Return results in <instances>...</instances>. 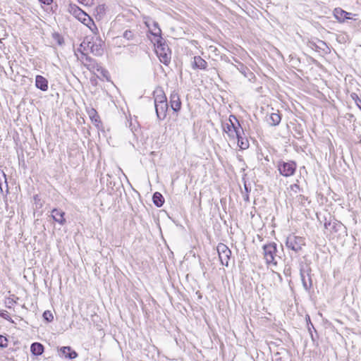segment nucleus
I'll list each match as a JSON object with an SVG mask.
<instances>
[{
	"label": "nucleus",
	"mask_w": 361,
	"mask_h": 361,
	"mask_svg": "<svg viewBox=\"0 0 361 361\" xmlns=\"http://www.w3.org/2000/svg\"><path fill=\"white\" fill-rule=\"evenodd\" d=\"M90 49L91 53L94 55L99 56L103 54L104 50L102 48L103 42L99 37H97L94 39L90 41Z\"/></svg>",
	"instance_id": "obj_7"
},
{
	"label": "nucleus",
	"mask_w": 361,
	"mask_h": 361,
	"mask_svg": "<svg viewBox=\"0 0 361 361\" xmlns=\"http://www.w3.org/2000/svg\"><path fill=\"white\" fill-rule=\"evenodd\" d=\"M8 345V339L6 337L0 335V347L6 348Z\"/></svg>",
	"instance_id": "obj_33"
},
{
	"label": "nucleus",
	"mask_w": 361,
	"mask_h": 361,
	"mask_svg": "<svg viewBox=\"0 0 361 361\" xmlns=\"http://www.w3.org/2000/svg\"><path fill=\"white\" fill-rule=\"evenodd\" d=\"M3 180L6 185V192L8 193V183H7V179L6 177V174L2 171L1 172H0V190H1V192H3V188H2V181Z\"/></svg>",
	"instance_id": "obj_26"
},
{
	"label": "nucleus",
	"mask_w": 361,
	"mask_h": 361,
	"mask_svg": "<svg viewBox=\"0 0 361 361\" xmlns=\"http://www.w3.org/2000/svg\"><path fill=\"white\" fill-rule=\"evenodd\" d=\"M291 190H293L295 192H298V191H300V188L298 184H293L290 185Z\"/></svg>",
	"instance_id": "obj_39"
},
{
	"label": "nucleus",
	"mask_w": 361,
	"mask_h": 361,
	"mask_svg": "<svg viewBox=\"0 0 361 361\" xmlns=\"http://www.w3.org/2000/svg\"><path fill=\"white\" fill-rule=\"evenodd\" d=\"M152 201L157 207H161L164 203V198L160 192H156L153 194Z\"/></svg>",
	"instance_id": "obj_24"
},
{
	"label": "nucleus",
	"mask_w": 361,
	"mask_h": 361,
	"mask_svg": "<svg viewBox=\"0 0 361 361\" xmlns=\"http://www.w3.org/2000/svg\"><path fill=\"white\" fill-rule=\"evenodd\" d=\"M123 36L125 39L128 40H131L133 39L134 35L131 30H128L123 32Z\"/></svg>",
	"instance_id": "obj_32"
},
{
	"label": "nucleus",
	"mask_w": 361,
	"mask_h": 361,
	"mask_svg": "<svg viewBox=\"0 0 361 361\" xmlns=\"http://www.w3.org/2000/svg\"><path fill=\"white\" fill-rule=\"evenodd\" d=\"M48 80L42 75H37L35 78V86L40 90L45 92L48 90Z\"/></svg>",
	"instance_id": "obj_17"
},
{
	"label": "nucleus",
	"mask_w": 361,
	"mask_h": 361,
	"mask_svg": "<svg viewBox=\"0 0 361 361\" xmlns=\"http://www.w3.org/2000/svg\"><path fill=\"white\" fill-rule=\"evenodd\" d=\"M155 51L158 56L160 61L165 65H167L171 61V51L166 43L163 37L157 38L156 39Z\"/></svg>",
	"instance_id": "obj_1"
},
{
	"label": "nucleus",
	"mask_w": 361,
	"mask_h": 361,
	"mask_svg": "<svg viewBox=\"0 0 361 361\" xmlns=\"http://www.w3.org/2000/svg\"><path fill=\"white\" fill-rule=\"evenodd\" d=\"M277 169L281 176L289 177L295 173L296 164L293 161H279L277 164Z\"/></svg>",
	"instance_id": "obj_5"
},
{
	"label": "nucleus",
	"mask_w": 361,
	"mask_h": 361,
	"mask_svg": "<svg viewBox=\"0 0 361 361\" xmlns=\"http://www.w3.org/2000/svg\"><path fill=\"white\" fill-rule=\"evenodd\" d=\"M80 4L85 6H92L93 4V0H78Z\"/></svg>",
	"instance_id": "obj_37"
},
{
	"label": "nucleus",
	"mask_w": 361,
	"mask_h": 361,
	"mask_svg": "<svg viewBox=\"0 0 361 361\" xmlns=\"http://www.w3.org/2000/svg\"><path fill=\"white\" fill-rule=\"evenodd\" d=\"M81 60L89 70L96 68L97 66L96 61L83 51H81Z\"/></svg>",
	"instance_id": "obj_13"
},
{
	"label": "nucleus",
	"mask_w": 361,
	"mask_h": 361,
	"mask_svg": "<svg viewBox=\"0 0 361 361\" xmlns=\"http://www.w3.org/2000/svg\"><path fill=\"white\" fill-rule=\"evenodd\" d=\"M240 64L241 65L242 68H243V69H244V68H245V67H244L243 64H242V63H240Z\"/></svg>",
	"instance_id": "obj_48"
},
{
	"label": "nucleus",
	"mask_w": 361,
	"mask_h": 361,
	"mask_svg": "<svg viewBox=\"0 0 361 361\" xmlns=\"http://www.w3.org/2000/svg\"><path fill=\"white\" fill-rule=\"evenodd\" d=\"M90 44H91V43H90V40H88V38H87V37H86V38L83 40V42L80 44V50L81 49H82V51H83V52H84V51H86V50H87V49H90Z\"/></svg>",
	"instance_id": "obj_29"
},
{
	"label": "nucleus",
	"mask_w": 361,
	"mask_h": 361,
	"mask_svg": "<svg viewBox=\"0 0 361 361\" xmlns=\"http://www.w3.org/2000/svg\"><path fill=\"white\" fill-rule=\"evenodd\" d=\"M308 319H309V321H310V317H308ZM307 327H308V329H309V331H310V334L311 338H312V340H314L313 334H312V330H311V329H312V328L314 331H316V330H315V329H314V327L313 324L311 323V322H310V323H307Z\"/></svg>",
	"instance_id": "obj_36"
},
{
	"label": "nucleus",
	"mask_w": 361,
	"mask_h": 361,
	"mask_svg": "<svg viewBox=\"0 0 361 361\" xmlns=\"http://www.w3.org/2000/svg\"><path fill=\"white\" fill-rule=\"evenodd\" d=\"M318 43L319 44H316L312 41H310L308 45L310 48L316 50H317L318 49H323L322 46H326V44L322 40H318Z\"/></svg>",
	"instance_id": "obj_25"
},
{
	"label": "nucleus",
	"mask_w": 361,
	"mask_h": 361,
	"mask_svg": "<svg viewBox=\"0 0 361 361\" xmlns=\"http://www.w3.org/2000/svg\"><path fill=\"white\" fill-rule=\"evenodd\" d=\"M90 118L92 122L97 126L99 127V125L101 123L100 118L94 109H91L87 111Z\"/></svg>",
	"instance_id": "obj_22"
},
{
	"label": "nucleus",
	"mask_w": 361,
	"mask_h": 361,
	"mask_svg": "<svg viewBox=\"0 0 361 361\" xmlns=\"http://www.w3.org/2000/svg\"><path fill=\"white\" fill-rule=\"evenodd\" d=\"M44 351V345L38 342H35L31 344L30 352L33 355L39 356L43 354Z\"/></svg>",
	"instance_id": "obj_19"
},
{
	"label": "nucleus",
	"mask_w": 361,
	"mask_h": 361,
	"mask_svg": "<svg viewBox=\"0 0 361 361\" xmlns=\"http://www.w3.org/2000/svg\"><path fill=\"white\" fill-rule=\"evenodd\" d=\"M331 225H332V224H331L330 221H326V222L324 223V228H325L326 229H328V228H329V227H330V226L331 227Z\"/></svg>",
	"instance_id": "obj_45"
},
{
	"label": "nucleus",
	"mask_w": 361,
	"mask_h": 361,
	"mask_svg": "<svg viewBox=\"0 0 361 361\" xmlns=\"http://www.w3.org/2000/svg\"><path fill=\"white\" fill-rule=\"evenodd\" d=\"M97 11L98 13H103V12H104V5H99L97 7Z\"/></svg>",
	"instance_id": "obj_41"
},
{
	"label": "nucleus",
	"mask_w": 361,
	"mask_h": 361,
	"mask_svg": "<svg viewBox=\"0 0 361 361\" xmlns=\"http://www.w3.org/2000/svg\"><path fill=\"white\" fill-rule=\"evenodd\" d=\"M146 25L149 28L150 32L152 35H154L157 38H160L161 37V30L160 29L159 24L157 22L152 20V27H150V25L148 23H145Z\"/></svg>",
	"instance_id": "obj_20"
},
{
	"label": "nucleus",
	"mask_w": 361,
	"mask_h": 361,
	"mask_svg": "<svg viewBox=\"0 0 361 361\" xmlns=\"http://www.w3.org/2000/svg\"><path fill=\"white\" fill-rule=\"evenodd\" d=\"M0 316H1L2 318H4V319H6V320H8V321L11 320V318L10 317V316L8 315V312H7L6 311H4L3 312H1V313L0 314Z\"/></svg>",
	"instance_id": "obj_38"
},
{
	"label": "nucleus",
	"mask_w": 361,
	"mask_h": 361,
	"mask_svg": "<svg viewBox=\"0 0 361 361\" xmlns=\"http://www.w3.org/2000/svg\"><path fill=\"white\" fill-rule=\"evenodd\" d=\"M102 75L108 80L109 72L106 70L102 69Z\"/></svg>",
	"instance_id": "obj_44"
},
{
	"label": "nucleus",
	"mask_w": 361,
	"mask_h": 361,
	"mask_svg": "<svg viewBox=\"0 0 361 361\" xmlns=\"http://www.w3.org/2000/svg\"><path fill=\"white\" fill-rule=\"evenodd\" d=\"M219 258L223 266L228 267L231 256V250L224 243H219L216 247Z\"/></svg>",
	"instance_id": "obj_6"
},
{
	"label": "nucleus",
	"mask_w": 361,
	"mask_h": 361,
	"mask_svg": "<svg viewBox=\"0 0 361 361\" xmlns=\"http://www.w3.org/2000/svg\"><path fill=\"white\" fill-rule=\"evenodd\" d=\"M68 10L71 14L74 16L78 20H80L84 25L88 26V24L90 22H92L90 17L75 4H70Z\"/></svg>",
	"instance_id": "obj_4"
},
{
	"label": "nucleus",
	"mask_w": 361,
	"mask_h": 361,
	"mask_svg": "<svg viewBox=\"0 0 361 361\" xmlns=\"http://www.w3.org/2000/svg\"><path fill=\"white\" fill-rule=\"evenodd\" d=\"M281 121V115L279 113H271L267 118V121L271 126H278Z\"/></svg>",
	"instance_id": "obj_21"
},
{
	"label": "nucleus",
	"mask_w": 361,
	"mask_h": 361,
	"mask_svg": "<svg viewBox=\"0 0 361 361\" xmlns=\"http://www.w3.org/2000/svg\"><path fill=\"white\" fill-rule=\"evenodd\" d=\"M65 212H63L61 209H54L51 211V216L53 219L60 224L61 225H64L66 224V219L64 218Z\"/></svg>",
	"instance_id": "obj_16"
},
{
	"label": "nucleus",
	"mask_w": 361,
	"mask_h": 361,
	"mask_svg": "<svg viewBox=\"0 0 361 361\" xmlns=\"http://www.w3.org/2000/svg\"><path fill=\"white\" fill-rule=\"evenodd\" d=\"M245 192L249 193L251 191V186L250 184L244 183Z\"/></svg>",
	"instance_id": "obj_40"
},
{
	"label": "nucleus",
	"mask_w": 361,
	"mask_h": 361,
	"mask_svg": "<svg viewBox=\"0 0 361 361\" xmlns=\"http://www.w3.org/2000/svg\"><path fill=\"white\" fill-rule=\"evenodd\" d=\"M34 204L36 205V208H41L42 207V203L41 202V199L38 195H35L33 197Z\"/></svg>",
	"instance_id": "obj_31"
},
{
	"label": "nucleus",
	"mask_w": 361,
	"mask_h": 361,
	"mask_svg": "<svg viewBox=\"0 0 361 361\" xmlns=\"http://www.w3.org/2000/svg\"><path fill=\"white\" fill-rule=\"evenodd\" d=\"M353 14L348 13L341 8H336L334 10V16L340 23H344L346 20L352 19Z\"/></svg>",
	"instance_id": "obj_12"
},
{
	"label": "nucleus",
	"mask_w": 361,
	"mask_h": 361,
	"mask_svg": "<svg viewBox=\"0 0 361 361\" xmlns=\"http://www.w3.org/2000/svg\"><path fill=\"white\" fill-rule=\"evenodd\" d=\"M59 355L68 360H73L78 356V353L71 346H63L58 348Z\"/></svg>",
	"instance_id": "obj_8"
},
{
	"label": "nucleus",
	"mask_w": 361,
	"mask_h": 361,
	"mask_svg": "<svg viewBox=\"0 0 361 361\" xmlns=\"http://www.w3.org/2000/svg\"><path fill=\"white\" fill-rule=\"evenodd\" d=\"M241 128L240 123L238 126L236 124H223V130L225 132L231 139H235V136H239V130Z\"/></svg>",
	"instance_id": "obj_9"
},
{
	"label": "nucleus",
	"mask_w": 361,
	"mask_h": 361,
	"mask_svg": "<svg viewBox=\"0 0 361 361\" xmlns=\"http://www.w3.org/2000/svg\"><path fill=\"white\" fill-rule=\"evenodd\" d=\"M350 97L355 101L358 108L361 110V99L356 93H352Z\"/></svg>",
	"instance_id": "obj_30"
},
{
	"label": "nucleus",
	"mask_w": 361,
	"mask_h": 361,
	"mask_svg": "<svg viewBox=\"0 0 361 361\" xmlns=\"http://www.w3.org/2000/svg\"><path fill=\"white\" fill-rule=\"evenodd\" d=\"M286 247L289 250L293 252L294 255L298 256L303 251V247L305 246V239L300 236H297L293 234L289 235L286 240Z\"/></svg>",
	"instance_id": "obj_2"
},
{
	"label": "nucleus",
	"mask_w": 361,
	"mask_h": 361,
	"mask_svg": "<svg viewBox=\"0 0 361 361\" xmlns=\"http://www.w3.org/2000/svg\"><path fill=\"white\" fill-rule=\"evenodd\" d=\"M169 103L171 109L174 112H178L181 109V101L180 96L176 91H173L169 97Z\"/></svg>",
	"instance_id": "obj_10"
},
{
	"label": "nucleus",
	"mask_w": 361,
	"mask_h": 361,
	"mask_svg": "<svg viewBox=\"0 0 361 361\" xmlns=\"http://www.w3.org/2000/svg\"><path fill=\"white\" fill-rule=\"evenodd\" d=\"M244 131L242 127L239 130V136H235V139L238 140V145L242 149H245L249 147V142L247 138L243 137Z\"/></svg>",
	"instance_id": "obj_18"
},
{
	"label": "nucleus",
	"mask_w": 361,
	"mask_h": 361,
	"mask_svg": "<svg viewBox=\"0 0 361 361\" xmlns=\"http://www.w3.org/2000/svg\"><path fill=\"white\" fill-rule=\"evenodd\" d=\"M307 276H309L308 274H307ZM300 277H301V281H302V286H303L304 288L306 290H310L312 286V279L310 278V276H308V279L307 280L305 278L304 271L301 269L300 270Z\"/></svg>",
	"instance_id": "obj_23"
},
{
	"label": "nucleus",
	"mask_w": 361,
	"mask_h": 361,
	"mask_svg": "<svg viewBox=\"0 0 361 361\" xmlns=\"http://www.w3.org/2000/svg\"><path fill=\"white\" fill-rule=\"evenodd\" d=\"M343 227V225L341 222L334 221V222H333L331 228L334 232H338V231L341 230Z\"/></svg>",
	"instance_id": "obj_28"
},
{
	"label": "nucleus",
	"mask_w": 361,
	"mask_h": 361,
	"mask_svg": "<svg viewBox=\"0 0 361 361\" xmlns=\"http://www.w3.org/2000/svg\"><path fill=\"white\" fill-rule=\"evenodd\" d=\"M54 38L57 40L59 44L61 45L63 43V39L60 36L59 34H54Z\"/></svg>",
	"instance_id": "obj_35"
},
{
	"label": "nucleus",
	"mask_w": 361,
	"mask_h": 361,
	"mask_svg": "<svg viewBox=\"0 0 361 361\" xmlns=\"http://www.w3.org/2000/svg\"><path fill=\"white\" fill-rule=\"evenodd\" d=\"M42 316L44 319L48 322H51L54 319V316L49 310L44 311Z\"/></svg>",
	"instance_id": "obj_27"
},
{
	"label": "nucleus",
	"mask_w": 361,
	"mask_h": 361,
	"mask_svg": "<svg viewBox=\"0 0 361 361\" xmlns=\"http://www.w3.org/2000/svg\"><path fill=\"white\" fill-rule=\"evenodd\" d=\"M298 200L300 201L301 203H303V201L304 200H306V198L305 197V196L300 195L299 197H298Z\"/></svg>",
	"instance_id": "obj_46"
},
{
	"label": "nucleus",
	"mask_w": 361,
	"mask_h": 361,
	"mask_svg": "<svg viewBox=\"0 0 361 361\" xmlns=\"http://www.w3.org/2000/svg\"><path fill=\"white\" fill-rule=\"evenodd\" d=\"M235 123H237L236 126H238V123H240L235 116L231 115L229 116V119H228V123H229V124H235Z\"/></svg>",
	"instance_id": "obj_34"
},
{
	"label": "nucleus",
	"mask_w": 361,
	"mask_h": 361,
	"mask_svg": "<svg viewBox=\"0 0 361 361\" xmlns=\"http://www.w3.org/2000/svg\"><path fill=\"white\" fill-rule=\"evenodd\" d=\"M243 200L247 202H250V198H249V193H243Z\"/></svg>",
	"instance_id": "obj_42"
},
{
	"label": "nucleus",
	"mask_w": 361,
	"mask_h": 361,
	"mask_svg": "<svg viewBox=\"0 0 361 361\" xmlns=\"http://www.w3.org/2000/svg\"><path fill=\"white\" fill-rule=\"evenodd\" d=\"M153 96L154 105L167 102L166 96L161 88L155 90L154 91Z\"/></svg>",
	"instance_id": "obj_15"
},
{
	"label": "nucleus",
	"mask_w": 361,
	"mask_h": 361,
	"mask_svg": "<svg viewBox=\"0 0 361 361\" xmlns=\"http://www.w3.org/2000/svg\"><path fill=\"white\" fill-rule=\"evenodd\" d=\"M192 61V68L193 69L206 70L207 68V62L200 56L193 57Z\"/></svg>",
	"instance_id": "obj_14"
},
{
	"label": "nucleus",
	"mask_w": 361,
	"mask_h": 361,
	"mask_svg": "<svg viewBox=\"0 0 361 361\" xmlns=\"http://www.w3.org/2000/svg\"><path fill=\"white\" fill-rule=\"evenodd\" d=\"M264 259L267 265L276 266L277 262L275 258L276 257L277 245L275 243H270L262 246Z\"/></svg>",
	"instance_id": "obj_3"
},
{
	"label": "nucleus",
	"mask_w": 361,
	"mask_h": 361,
	"mask_svg": "<svg viewBox=\"0 0 361 361\" xmlns=\"http://www.w3.org/2000/svg\"><path fill=\"white\" fill-rule=\"evenodd\" d=\"M42 4L49 5L51 4L52 0H39Z\"/></svg>",
	"instance_id": "obj_43"
},
{
	"label": "nucleus",
	"mask_w": 361,
	"mask_h": 361,
	"mask_svg": "<svg viewBox=\"0 0 361 361\" xmlns=\"http://www.w3.org/2000/svg\"><path fill=\"white\" fill-rule=\"evenodd\" d=\"M155 111L157 114V119L159 121H163L167 115V111L169 109L168 102H162L161 104H157L154 105Z\"/></svg>",
	"instance_id": "obj_11"
},
{
	"label": "nucleus",
	"mask_w": 361,
	"mask_h": 361,
	"mask_svg": "<svg viewBox=\"0 0 361 361\" xmlns=\"http://www.w3.org/2000/svg\"><path fill=\"white\" fill-rule=\"evenodd\" d=\"M225 61H227V62H228V63H230V60L228 59V57H226Z\"/></svg>",
	"instance_id": "obj_47"
}]
</instances>
